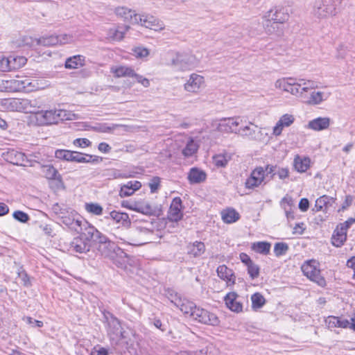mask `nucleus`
<instances>
[{
	"label": "nucleus",
	"mask_w": 355,
	"mask_h": 355,
	"mask_svg": "<svg viewBox=\"0 0 355 355\" xmlns=\"http://www.w3.org/2000/svg\"><path fill=\"white\" fill-rule=\"evenodd\" d=\"M319 263L315 260H309L302 266V270L310 280L315 282L320 286L326 285L325 279L321 276Z\"/></svg>",
	"instance_id": "7"
},
{
	"label": "nucleus",
	"mask_w": 355,
	"mask_h": 355,
	"mask_svg": "<svg viewBox=\"0 0 355 355\" xmlns=\"http://www.w3.org/2000/svg\"><path fill=\"white\" fill-rule=\"evenodd\" d=\"M205 86V78L197 73H191L184 84V89L189 93L197 94Z\"/></svg>",
	"instance_id": "15"
},
{
	"label": "nucleus",
	"mask_w": 355,
	"mask_h": 355,
	"mask_svg": "<svg viewBox=\"0 0 355 355\" xmlns=\"http://www.w3.org/2000/svg\"><path fill=\"white\" fill-rule=\"evenodd\" d=\"M85 232L80 236H83L84 239H86L88 243H89L91 239L94 241L96 238V236L98 235L99 231L93 226H88L85 228Z\"/></svg>",
	"instance_id": "54"
},
{
	"label": "nucleus",
	"mask_w": 355,
	"mask_h": 355,
	"mask_svg": "<svg viewBox=\"0 0 355 355\" xmlns=\"http://www.w3.org/2000/svg\"><path fill=\"white\" fill-rule=\"evenodd\" d=\"M207 175L202 171L198 168H192L188 173V180L191 184H198L206 180Z\"/></svg>",
	"instance_id": "34"
},
{
	"label": "nucleus",
	"mask_w": 355,
	"mask_h": 355,
	"mask_svg": "<svg viewBox=\"0 0 355 355\" xmlns=\"http://www.w3.org/2000/svg\"><path fill=\"white\" fill-rule=\"evenodd\" d=\"M7 83L10 84L11 88H13V91H26L31 92L44 88L38 80H32L29 78H25L24 80L12 79L7 82Z\"/></svg>",
	"instance_id": "11"
},
{
	"label": "nucleus",
	"mask_w": 355,
	"mask_h": 355,
	"mask_svg": "<svg viewBox=\"0 0 355 355\" xmlns=\"http://www.w3.org/2000/svg\"><path fill=\"white\" fill-rule=\"evenodd\" d=\"M82 223L83 220L81 217L78 215L76 216V218H75L74 221L71 223V225H69V227L72 230L79 232L80 230H82Z\"/></svg>",
	"instance_id": "64"
},
{
	"label": "nucleus",
	"mask_w": 355,
	"mask_h": 355,
	"mask_svg": "<svg viewBox=\"0 0 355 355\" xmlns=\"http://www.w3.org/2000/svg\"><path fill=\"white\" fill-rule=\"evenodd\" d=\"M26 44L31 46H51L58 45L57 36L55 35H48L44 36L40 38H32L31 37H26L24 40Z\"/></svg>",
	"instance_id": "20"
},
{
	"label": "nucleus",
	"mask_w": 355,
	"mask_h": 355,
	"mask_svg": "<svg viewBox=\"0 0 355 355\" xmlns=\"http://www.w3.org/2000/svg\"><path fill=\"white\" fill-rule=\"evenodd\" d=\"M56 123L59 121L73 120L76 119V114L65 110H55Z\"/></svg>",
	"instance_id": "48"
},
{
	"label": "nucleus",
	"mask_w": 355,
	"mask_h": 355,
	"mask_svg": "<svg viewBox=\"0 0 355 355\" xmlns=\"http://www.w3.org/2000/svg\"><path fill=\"white\" fill-rule=\"evenodd\" d=\"M182 200L180 198H175L170 206L168 211V218L172 221H178L182 217Z\"/></svg>",
	"instance_id": "26"
},
{
	"label": "nucleus",
	"mask_w": 355,
	"mask_h": 355,
	"mask_svg": "<svg viewBox=\"0 0 355 355\" xmlns=\"http://www.w3.org/2000/svg\"><path fill=\"white\" fill-rule=\"evenodd\" d=\"M216 272L218 277L226 282L227 286L234 285L236 276L232 269L225 265H220L217 268Z\"/></svg>",
	"instance_id": "23"
},
{
	"label": "nucleus",
	"mask_w": 355,
	"mask_h": 355,
	"mask_svg": "<svg viewBox=\"0 0 355 355\" xmlns=\"http://www.w3.org/2000/svg\"><path fill=\"white\" fill-rule=\"evenodd\" d=\"M115 14L123 18L125 21H129L131 24H138V19L139 14L135 12L126 7H118L115 9Z\"/></svg>",
	"instance_id": "25"
},
{
	"label": "nucleus",
	"mask_w": 355,
	"mask_h": 355,
	"mask_svg": "<svg viewBox=\"0 0 355 355\" xmlns=\"http://www.w3.org/2000/svg\"><path fill=\"white\" fill-rule=\"evenodd\" d=\"M36 123L38 125H46L56 123L55 110L35 111L33 113Z\"/></svg>",
	"instance_id": "16"
},
{
	"label": "nucleus",
	"mask_w": 355,
	"mask_h": 355,
	"mask_svg": "<svg viewBox=\"0 0 355 355\" xmlns=\"http://www.w3.org/2000/svg\"><path fill=\"white\" fill-rule=\"evenodd\" d=\"M5 105L10 111L21 112L20 98H11L5 102Z\"/></svg>",
	"instance_id": "55"
},
{
	"label": "nucleus",
	"mask_w": 355,
	"mask_h": 355,
	"mask_svg": "<svg viewBox=\"0 0 355 355\" xmlns=\"http://www.w3.org/2000/svg\"><path fill=\"white\" fill-rule=\"evenodd\" d=\"M265 179V171L262 167H257L253 170L250 176L245 181V187L247 189H254L263 182Z\"/></svg>",
	"instance_id": "19"
},
{
	"label": "nucleus",
	"mask_w": 355,
	"mask_h": 355,
	"mask_svg": "<svg viewBox=\"0 0 355 355\" xmlns=\"http://www.w3.org/2000/svg\"><path fill=\"white\" fill-rule=\"evenodd\" d=\"M318 87L316 83L312 80H307L304 78H298L296 80L294 89L297 90V94H293V96L298 97L304 101H306L309 96L307 93L311 90L316 89Z\"/></svg>",
	"instance_id": "12"
},
{
	"label": "nucleus",
	"mask_w": 355,
	"mask_h": 355,
	"mask_svg": "<svg viewBox=\"0 0 355 355\" xmlns=\"http://www.w3.org/2000/svg\"><path fill=\"white\" fill-rule=\"evenodd\" d=\"M110 72L116 78H133L135 76V70L126 65H115L110 68Z\"/></svg>",
	"instance_id": "28"
},
{
	"label": "nucleus",
	"mask_w": 355,
	"mask_h": 355,
	"mask_svg": "<svg viewBox=\"0 0 355 355\" xmlns=\"http://www.w3.org/2000/svg\"><path fill=\"white\" fill-rule=\"evenodd\" d=\"M325 323L329 329L336 327L345 329L349 328L350 325V322L348 320L332 315L326 318Z\"/></svg>",
	"instance_id": "30"
},
{
	"label": "nucleus",
	"mask_w": 355,
	"mask_h": 355,
	"mask_svg": "<svg viewBox=\"0 0 355 355\" xmlns=\"http://www.w3.org/2000/svg\"><path fill=\"white\" fill-rule=\"evenodd\" d=\"M42 170L46 178L49 180H62V177L58 170L51 164H42Z\"/></svg>",
	"instance_id": "39"
},
{
	"label": "nucleus",
	"mask_w": 355,
	"mask_h": 355,
	"mask_svg": "<svg viewBox=\"0 0 355 355\" xmlns=\"http://www.w3.org/2000/svg\"><path fill=\"white\" fill-rule=\"evenodd\" d=\"M9 58L12 70H15L24 67L27 62V59L23 56H10Z\"/></svg>",
	"instance_id": "52"
},
{
	"label": "nucleus",
	"mask_w": 355,
	"mask_h": 355,
	"mask_svg": "<svg viewBox=\"0 0 355 355\" xmlns=\"http://www.w3.org/2000/svg\"><path fill=\"white\" fill-rule=\"evenodd\" d=\"M238 295L234 292L229 293L225 297V302L228 309L236 313L241 312L243 310V304L239 300Z\"/></svg>",
	"instance_id": "27"
},
{
	"label": "nucleus",
	"mask_w": 355,
	"mask_h": 355,
	"mask_svg": "<svg viewBox=\"0 0 355 355\" xmlns=\"http://www.w3.org/2000/svg\"><path fill=\"white\" fill-rule=\"evenodd\" d=\"M221 217L224 223L230 224L237 221L240 218V215L234 209H227L222 211Z\"/></svg>",
	"instance_id": "42"
},
{
	"label": "nucleus",
	"mask_w": 355,
	"mask_h": 355,
	"mask_svg": "<svg viewBox=\"0 0 355 355\" xmlns=\"http://www.w3.org/2000/svg\"><path fill=\"white\" fill-rule=\"evenodd\" d=\"M246 123V116H236L234 117L222 118L214 123L216 129L222 133L238 134V127Z\"/></svg>",
	"instance_id": "5"
},
{
	"label": "nucleus",
	"mask_w": 355,
	"mask_h": 355,
	"mask_svg": "<svg viewBox=\"0 0 355 355\" xmlns=\"http://www.w3.org/2000/svg\"><path fill=\"white\" fill-rule=\"evenodd\" d=\"M252 307L253 309L261 308L266 303L264 297L259 293H256L251 296Z\"/></svg>",
	"instance_id": "49"
},
{
	"label": "nucleus",
	"mask_w": 355,
	"mask_h": 355,
	"mask_svg": "<svg viewBox=\"0 0 355 355\" xmlns=\"http://www.w3.org/2000/svg\"><path fill=\"white\" fill-rule=\"evenodd\" d=\"M271 244L266 241H258L252 243L251 249L257 253L268 254L270 252Z\"/></svg>",
	"instance_id": "45"
},
{
	"label": "nucleus",
	"mask_w": 355,
	"mask_h": 355,
	"mask_svg": "<svg viewBox=\"0 0 355 355\" xmlns=\"http://www.w3.org/2000/svg\"><path fill=\"white\" fill-rule=\"evenodd\" d=\"M20 103L21 112L33 114L36 109L41 107L37 99L20 98Z\"/></svg>",
	"instance_id": "33"
},
{
	"label": "nucleus",
	"mask_w": 355,
	"mask_h": 355,
	"mask_svg": "<svg viewBox=\"0 0 355 355\" xmlns=\"http://www.w3.org/2000/svg\"><path fill=\"white\" fill-rule=\"evenodd\" d=\"M123 335L119 346L125 347L130 353L135 354L137 352V338L135 332L128 330Z\"/></svg>",
	"instance_id": "22"
},
{
	"label": "nucleus",
	"mask_w": 355,
	"mask_h": 355,
	"mask_svg": "<svg viewBox=\"0 0 355 355\" xmlns=\"http://www.w3.org/2000/svg\"><path fill=\"white\" fill-rule=\"evenodd\" d=\"M11 64L10 58L6 57L0 58V71H12Z\"/></svg>",
	"instance_id": "58"
},
{
	"label": "nucleus",
	"mask_w": 355,
	"mask_h": 355,
	"mask_svg": "<svg viewBox=\"0 0 355 355\" xmlns=\"http://www.w3.org/2000/svg\"><path fill=\"white\" fill-rule=\"evenodd\" d=\"M198 149V144L193 139H189L182 150V154L184 157H191L197 152Z\"/></svg>",
	"instance_id": "47"
},
{
	"label": "nucleus",
	"mask_w": 355,
	"mask_h": 355,
	"mask_svg": "<svg viewBox=\"0 0 355 355\" xmlns=\"http://www.w3.org/2000/svg\"><path fill=\"white\" fill-rule=\"evenodd\" d=\"M133 211L141 213L146 215H152L155 212V209L151 204L145 200L135 201V207Z\"/></svg>",
	"instance_id": "32"
},
{
	"label": "nucleus",
	"mask_w": 355,
	"mask_h": 355,
	"mask_svg": "<svg viewBox=\"0 0 355 355\" xmlns=\"http://www.w3.org/2000/svg\"><path fill=\"white\" fill-rule=\"evenodd\" d=\"M157 239V234L145 225L133 227L129 231L128 236V243L137 246L153 242Z\"/></svg>",
	"instance_id": "2"
},
{
	"label": "nucleus",
	"mask_w": 355,
	"mask_h": 355,
	"mask_svg": "<svg viewBox=\"0 0 355 355\" xmlns=\"http://www.w3.org/2000/svg\"><path fill=\"white\" fill-rule=\"evenodd\" d=\"M294 202L291 196L286 195L281 201V206L284 209H286L287 208L289 209H292V207L293 206Z\"/></svg>",
	"instance_id": "63"
},
{
	"label": "nucleus",
	"mask_w": 355,
	"mask_h": 355,
	"mask_svg": "<svg viewBox=\"0 0 355 355\" xmlns=\"http://www.w3.org/2000/svg\"><path fill=\"white\" fill-rule=\"evenodd\" d=\"M85 208L87 212L96 216H100L103 213V207L97 203H86Z\"/></svg>",
	"instance_id": "53"
},
{
	"label": "nucleus",
	"mask_w": 355,
	"mask_h": 355,
	"mask_svg": "<svg viewBox=\"0 0 355 355\" xmlns=\"http://www.w3.org/2000/svg\"><path fill=\"white\" fill-rule=\"evenodd\" d=\"M70 249L79 253H85L89 251L90 245L83 236L76 237L70 244Z\"/></svg>",
	"instance_id": "29"
},
{
	"label": "nucleus",
	"mask_w": 355,
	"mask_h": 355,
	"mask_svg": "<svg viewBox=\"0 0 355 355\" xmlns=\"http://www.w3.org/2000/svg\"><path fill=\"white\" fill-rule=\"evenodd\" d=\"M13 218L21 223H26L29 220V216L21 211H16L12 214Z\"/></svg>",
	"instance_id": "62"
},
{
	"label": "nucleus",
	"mask_w": 355,
	"mask_h": 355,
	"mask_svg": "<svg viewBox=\"0 0 355 355\" xmlns=\"http://www.w3.org/2000/svg\"><path fill=\"white\" fill-rule=\"evenodd\" d=\"M110 216L116 224L121 225L123 226H128L130 224L129 216L126 213L112 211L110 213Z\"/></svg>",
	"instance_id": "41"
},
{
	"label": "nucleus",
	"mask_w": 355,
	"mask_h": 355,
	"mask_svg": "<svg viewBox=\"0 0 355 355\" xmlns=\"http://www.w3.org/2000/svg\"><path fill=\"white\" fill-rule=\"evenodd\" d=\"M347 232L343 230L339 225H338L334 230L331 238L332 244L336 247H340L343 245L347 239Z\"/></svg>",
	"instance_id": "38"
},
{
	"label": "nucleus",
	"mask_w": 355,
	"mask_h": 355,
	"mask_svg": "<svg viewBox=\"0 0 355 355\" xmlns=\"http://www.w3.org/2000/svg\"><path fill=\"white\" fill-rule=\"evenodd\" d=\"M336 7L332 0H322L315 3L313 15L318 18H326L334 15Z\"/></svg>",
	"instance_id": "13"
},
{
	"label": "nucleus",
	"mask_w": 355,
	"mask_h": 355,
	"mask_svg": "<svg viewBox=\"0 0 355 355\" xmlns=\"http://www.w3.org/2000/svg\"><path fill=\"white\" fill-rule=\"evenodd\" d=\"M288 250V246L285 243H277L274 247V252L277 257L285 254Z\"/></svg>",
	"instance_id": "57"
},
{
	"label": "nucleus",
	"mask_w": 355,
	"mask_h": 355,
	"mask_svg": "<svg viewBox=\"0 0 355 355\" xmlns=\"http://www.w3.org/2000/svg\"><path fill=\"white\" fill-rule=\"evenodd\" d=\"M78 213L75 211H71L68 215L62 216V222L69 227L70 225L74 221L75 218H76V216H78Z\"/></svg>",
	"instance_id": "59"
},
{
	"label": "nucleus",
	"mask_w": 355,
	"mask_h": 355,
	"mask_svg": "<svg viewBox=\"0 0 355 355\" xmlns=\"http://www.w3.org/2000/svg\"><path fill=\"white\" fill-rule=\"evenodd\" d=\"M238 134L244 138L259 142H265L268 139V133L265 132V128H259L251 121H248L247 117L246 123L241 125L238 130Z\"/></svg>",
	"instance_id": "4"
},
{
	"label": "nucleus",
	"mask_w": 355,
	"mask_h": 355,
	"mask_svg": "<svg viewBox=\"0 0 355 355\" xmlns=\"http://www.w3.org/2000/svg\"><path fill=\"white\" fill-rule=\"evenodd\" d=\"M107 325V336L111 344L119 346L121 343V338L126 331L123 329L119 320L114 317H111L108 320Z\"/></svg>",
	"instance_id": "9"
},
{
	"label": "nucleus",
	"mask_w": 355,
	"mask_h": 355,
	"mask_svg": "<svg viewBox=\"0 0 355 355\" xmlns=\"http://www.w3.org/2000/svg\"><path fill=\"white\" fill-rule=\"evenodd\" d=\"M310 159L308 157L302 158L300 156H297L294 159V167L295 169L300 172H305L309 167Z\"/></svg>",
	"instance_id": "46"
},
{
	"label": "nucleus",
	"mask_w": 355,
	"mask_h": 355,
	"mask_svg": "<svg viewBox=\"0 0 355 355\" xmlns=\"http://www.w3.org/2000/svg\"><path fill=\"white\" fill-rule=\"evenodd\" d=\"M297 78L293 77H285L277 79L275 82L276 89L290 93L291 95L297 94V90L294 89Z\"/></svg>",
	"instance_id": "21"
},
{
	"label": "nucleus",
	"mask_w": 355,
	"mask_h": 355,
	"mask_svg": "<svg viewBox=\"0 0 355 355\" xmlns=\"http://www.w3.org/2000/svg\"><path fill=\"white\" fill-rule=\"evenodd\" d=\"M57 36L58 45H63L73 42V36L68 34H61Z\"/></svg>",
	"instance_id": "60"
},
{
	"label": "nucleus",
	"mask_w": 355,
	"mask_h": 355,
	"mask_svg": "<svg viewBox=\"0 0 355 355\" xmlns=\"http://www.w3.org/2000/svg\"><path fill=\"white\" fill-rule=\"evenodd\" d=\"M199 60L196 55L187 53H177L172 58L170 66L179 71H190L198 67Z\"/></svg>",
	"instance_id": "3"
},
{
	"label": "nucleus",
	"mask_w": 355,
	"mask_h": 355,
	"mask_svg": "<svg viewBox=\"0 0 355 355\" xmlns=\"http://www.w3.org/2000/svg\"><path fill=\"white\" fill-rule=\"evenodd\" d=\"M141 187V184L139 181H130L127 184L121 186L119 196L121 197H128L132 195L135 191L139 190Z\"/></svg>",
	"instance_id": "31"
},
{
	"label": "nucleus",
	"mask_w": 355,
	"mask_h": 355,
	"mask_svg": "<svg viewBox=\"0 0 355 355\" xmlns=\"http://www.w3.org/2000/svg\"><path fill=\"white\" fill-rule=\"evenodd\" d=\"M331 96V92L327 90H318L315 89L311 90L309 96L306 98L304 103L307 105L316 106L321 105L323 102L328 100Z\"/></svg>",
	"instance_id": "17"
},
{
	"label": "nucleus",
	"mask_w": 355,
	"mask_h": 355,
	"mask_svg": "<svg viewBox=\"0 0 355 355\" xmlns=\"http://www.w3.org/2000/svg\"><path fill=\"white\" fill-rule=\"evenodd\" d=\"M110 245H99L98 246V250L101 252V253L106 257H109L111 259H114V254L117 252V246L114 243L110 241Z\"/></svg>",
	"instance_id": "43"
},
{
	"label": "nucleus",
	"mask_w": 355,
	"mask_h": 355,
	"mask_svg": "<svg viewBox=\"0 0 355 355\" xmlns=\"http://www.w3.org/2000/svg\"><path fill=\"white\" fill-rule=\"evenodd\" d=\"M6 159L9 162L15 165H26L24 162L26 156L20 152L12 150L6 153Z\"/></svg>",
	"instance_id": "35"
},
{
	"label": "nucleus",
	"mask_w": 355,
	"mask_h": 355,
	"mask_svg": "<svg viewBox=\"0 0 355 355\" xmlns=\"http://www.w3.org/2000/svg\"><path fill=\"white\" fill-rule=\"evenodd\" d=\"M85 64V57L81 55H77L67 58L64 66L67 69H76L83 67Z\"/></svg>",
	"instance_id": "36"
},
{
	"label": "nucleus",
	"mask_w": 355,
	"mask_h": 355,
	"mask_svg": "<svg viewBox=\"0 0 355 355\" xmlns=\"http://www.w3.org/2000/svg\"><path fill=\"white\" fill-rule=\"evenodd\" d=\"M55 157L57 159L78 163H89L98 162V158L96 156L62 149L55 150Z\"/></svg>",
	"instance_id": "6"
},
{
	"label": "nucleus",
	"mask_w": 355,
	"mask_h": 355,
	"mask_svg": "<svg viewBox=\"0 0 355 355\" xmlns=\"http://www.w3.org/2000/svg\"><path fill=\"white\" fill-rule=\"evenodd\" d=\"M334 201L335 200L333 198H330L327 196H322L316 200L315 207L313 210L315 211H326L329 206H331L334 202Z\"/></svg>",
	"instance_id": "37"
},
{
	"label": "nucleus",
	"mask_w": 355,
	"mask_h": 355,
	"mask_svg": "<svg viewBox=\"0 0 355 355\" xmlns=\"http://www.w3.org/2000/svg\"><path fill=\"white\" fill-rule=\"evenodd\" d=\"M191 318L200 323L216 326L219 324L220 320L216 315L205 309L196 306L191 313Z\"/></svg>",
	"instance_id": "10"
},
{
	"label": "nucleus",
	"mask_w": 355,
	"mask_h": 355,
	"mask_svg": "<svg viewBox=\"0 0 355 355\" xmlns=\"http://www.w3.org/2000/svg\"><path fill=\"white\" fill-rule=\"evenodd\" d=\"M295 120L293 114L286 113L282 115L272 128V135L275 137L280 136L284 128L292 125Z\"/></svg>",
	"instance_id": "18"
},
{
	"label": "nucleus",
	"mask_w": 355,
	"mask_h": 355,
	"mask_svg": "<svg viewBox=\"0 0 355 355\" xmlns=\"http://www.w3.org/2000/svg\"><path fill=\"white\" fill-rule=\"evenodd\" d=\"M214 164L218 167H225L229 160L230 157L225 155H217L213 157Z\"/></svg>",
	"instance_id": "56"
},
{
	"label": "nucleus",
	"mask_w": 355,
	"mask_h": 355,
	"mask_svg": "<svg viewBox=\"0 0 355 355\" xmlns=\"http://www.w3.org/2000/svg\"><path fill=\"white\" fill-rule=\"evenodd\" d=\"M247 266H248V272L250 275V277L252 279L257 278L259 274V266L254 263H252Z\"/></svg>",
	"instance_id": "61"
},
{
	"label": "nucleus",
	"mask_w": 355,
	"mask_h": 355,
	"mask_svg": "<svg viewBox=\"0 0 355 355\" xmlns=\"http://www.w3.org/2000/svg\"><path fill=\"white\" fill-rule=\"evenodd\" d=\"M127 254L121 249L117 248V252L114 254L113 262L119 267H122L126 261Z\"/></svg>",
	"instance_id": "51"
},
{
	"label": "nucleus",
	"mask_w": 355,
	"mask_h": 355,
	"mask_svg": "<svg viewBox=\"0 0 355 355\" xmlns=\"http://www.w3.org/2000/svg\"><path fill=\"white\" fill-rule=\"evenodd\" d=\"M263 26L268 34L276 32L277 25L284 24L289 19V14L286 8L277 6L268 11L263 17Z\"/></svg>",
	"instance_id": "1"
},
{
	"label": "nucleus",
	"mask_w": 355,
	"mask_h": 355,
	"mask_svg": "<svg viewBox=\"0 0 355 355\" xmlns=\"http://www.w3.org/2000/svg\"><path fill=\"white\" fill-rule=\"evenodd\" d=\"M132 54L137 59H145L149 54L150 51L144 46H135L132 49Z\"/></svg>",
	"instance_id": "50"
},
{
	"label": "nucleus",
	"mask_w": 355,
	"mask_h": 355,
	"mask_svg": "<svg viewBox=\"0 0 355 355\" xmlns=\"http://www.w3.org/2000/svg\"><path fill=\"white\" fill-rule=\"evenodd\" d=\"M168 298L171 303L180 309L184 315L191 317V313L196 307L194 303L182 298L179 294L173 291L168 292Z\"/></svg>",
	"instance_id": "8"
},
{
	"label": "nucleus",
	"mask_w": 355,
	"mask_h": 355,
	"mask_svg": "<svg viewBox=\"0 0 355 355\" xmlns=\"http://www.w3.org/2000/svg\"><path fill=\"white\" fill-rule=\"evenodd\" d=\"M137 24L155 31H162L165 28L163 21L149 14H139Z\"/></svg>",
	"instance_id": "14"
},
{
	"label": "nucleus",
	"mask_w": 355,
	"mask_h": 355,
	"mask_svg": "<svg viewBox=\"0 0 355 355\" xmlns=\"http://www.w3.org/2000/svg\"><path fill=\"white\" fill-rule=\"evenodd\" d=\"M331 124V119L329 117H318L309 121L306 128L314 131H322L327 130Z\"/></svg>",
	"instance_id": "24"
},
{
	"label": "nucleus",
	"mask_w": 355,
	"mask_h": 355,
	"mask_svg": "<svg viewBox=\"0 0 355 355\" xmlns=\"http://www.w3.org/2000/svg\"><path fill=\"white\" fill-rule=\"evenodd\" d=\"M188 253L194 257L202 255L205 251V244L200 241L190 243L188 247Z\"/></svg>",
	"instance_id": "44"
},
{
	"label": "nucleus",
	"mask_w": 355,
	"mask_h": 355,
	"mask_svg": "<svg viewBox=\"0 0 355 355\" xmlns=\"http://www.w3.org/2000/svg\"><path fill=\"white\" fill-rule=\"evenodd\" d=\"M129 29V26L125 27V31L120 30L116 26L110 28L107 31V38L111 41H121L124 37L125 32Z\"/></svg>",
	"instance_id": "40"
}]
</instances>
